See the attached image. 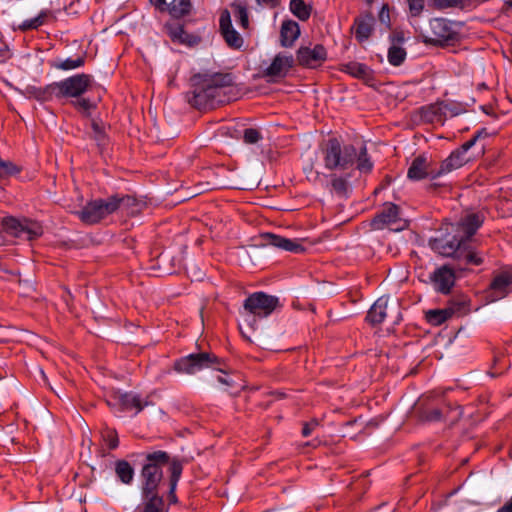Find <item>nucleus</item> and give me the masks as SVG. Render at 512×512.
<instances>
[{
    "label": "nucleus",
    "mask_w": 512,
    "mask_h": 512,
    "mask_svg": "<svg viewBox=\"0 0 512 512\" xmlns=\"http://www.w3.org/2000/svg\"><path fill=\"white\" fill-rule=\"evenodd\" d=\"M321 152L328 170H346L355 163L361 173H369L373 168L365 145L356 147L352 144H343L337 138H329L322 144Z\"/></svg>",
    "instance_id": "1"
},
{
    "label": "nucleus",
    "mask_w": 512,
    "mask_h": 512,
    "mask_svg": "<svg viewBox=\"0 0 512 512\" xmlns=\"http://www.w3.org/2000/svg\"><path fill=\"white\" fill-rule=\"evenodd\" d=\"M439 236L430 239L429 244L433 251L444 256L452 257L457 261V269L463 271L468 265H481L483 263L482 255L475 248L466 243L464 236L457 232L447 230V224Z\"/></svg>",
    "instance_id": "2"
},
{
    "label": "nucleus",
    "mask_w": 512,
    "mask_h": 512,
    "mask_svg": "<svg viewBox=\"0 0 512 512\" xmlns=\"http://www.w3.org/2000/svg\"><path fill=\"white\" fill-rule=\"evenodd\" d=\"M169 456L164 451L150 453L141 472V490L143 495L157 494V488L163 478L162 467L168 463Z\"/></svg>",
    "instance_id": "3"
},
{
    "label": "nucleus",
    "mask_w": 512,
    "mask_h": 512,
    "mask_svg": "<svg viewBox=\"0 0 512 512\" xmlns=\"http://www.w3.org/2000/svg\"><path fill=\"white\" fill-rule=\"evenodd\" d=\"M129 197L112 196L106 200H93L79 212L81 220L88 224L99 222L101 219L115 212L125 202H129Z\"/></svg>",
    "instance_id": "4"
},
{
    "label": "nucleus",
    "mask_w": 512,
    "mask_h": 512,
    "mask_svg": "<svg viewBox=\"0 0 512 512\" xmlns=\"http://www.w3.org/2000/svg\"><path fill=\"white\" fill-rule=\"evenodd\" d=\"M430 32L424 33L423 41L432 45H453L460 39L459 33L454 29L453 25L446 19L435 18L430 21Z\"/></svg>",
    "instance_id": "5"
},
{
    "label": "nucleus",
    "mask_w": 512,
    "mask_h": 512,
    "mask_svg": "<svg viewBox=\"0 0 512 512\" xmlns=\"http://www.w3.org/2000/svg\"><path fill=\"white\" fill-rule=\"evenodd\" d=\"M219 359L214 355L206 352L190 354L174 363V369L178 373L193 375L203 369L214 368L221 371L218 367Z\"/></svg>",
    "instance_id": "6"
},
{
    "label": "nucleus",
    "mask_w": 512,
    "mask_h": 512,
    "mask_svg": "<svg viewBox=\"0 0 512 512\" xmlns=\"http://www.w3.org/2000/svg\"><path fill=\"white\" fill-rule=\"evenodd\" d=\"M90 84V75L77 74L60 82H54L48 85V91H50V93H54L56 98L79 97L87 91Z\"/></svg>",
    "instance_id": "7"
},
{
    "label": "nucleus",
    "mask_w": 512,
    "mask_h": 512,
    "mask_svg": "<svg viewBox=\"0 0 512 512\" xmlns=\"http://www.w3.org/2000/svg\"><path fill=\"white\" fill-rule=\"evenodd\" d=\"M488 136L486 129L478 131L469 141H466L460 148L453 151L448 158H446L440 165L439 170L433 175V178L447 174L455 169L462 167L468 162L466 152L475 145V143Z\"/></svg>",
    "instance_id": "8"
},
{
    "label": "nucleus",
    "mask_w": 512,
    "mask_h": 512,
    "mask_svg": "<svg viewBox=\"0 0 512 512\" xmlns=\"http://www.w3.org/2000/svg\"><path fill=\"white\" fill-rule=\"evenodd\" d=\"M2 225L3 229L11 236L28 241L38 238L43 233L42 227L38 222L27 218L20 220L14 217H5L2 220Z\"/></svg>",
    "instance_id": "9"
},
{
    "label": "nucleus",
    "mask_w": 512,
    "mask_h": 512,
    "mask_svg": "<svg viewBox=\"0 0 512 512\" xmlns=\"http://www.w3.org/2000/svg\"><path fill=\"white\" fill-rule=\"evenodd\" d=\"M279 306V299L264 292H255L246 298L244 311L254 317H267Z\"/></svg>",
    "instance_id": "10"
},
{
    "label": "nucleus",
    "mask_w": 512,
    "mask_h": 512,
    "mask_svg": "<svg viewBox=\"0 0 512 512\" xmlns=\"http://www.w3.org/2000/svg\"><path fill=\"white\" fill-rule=\"evenodd\" d=\"M192 81L195 86L192 103L196 107L200 109L213 108L225 102V99L222 97V90L219 88L207 85V83L200 80Z\"/></svg>",
    "instance_id": "11"
},
{
    "label": "nucleus",
    "mask_w": 512,
    "mask_h": 512,
    "mask_svg": "<svg viewBox=\"0 0 512 512\" xmlns=\"http://www.w3.org/2000/svg\"><path fill=\"white\" fill-rule=\"evenodd\" d=\"M372 226L375 229L388 228L391 231H402L408 226V223L400 217L398 206L388 203L385 204L383 210L374 217Z\"/></svg>",
    "instance_id": "12"
},
{
    "label": "nucleus",
    "mask_w": 512,
    "mask_h": 512,
    "mask_svg": "<svg viewBox=\"0 0 512 512\" xmlns=\"http://www.w3.org/2000/svg\"><path fill=\"white\" fill-rule=\"evenodd\" d=\"M483 218L477 213H470L461 218L457 224L448 223L447 230L457 232L460 236H464L466 243L472 245V237L481 227Z\"/></svg>",
    "instance_id": "13"
},
{
    "label": "nucleus",
    "mask_w": 512,
    "mask_h": 512,
    "mask_svg": "<svg viewBox=\"0 0 512 512\" xmlns=\"http://www.w3.org/2000/svg\"><path fill=\"white\" fill-rule=\"evenodd\" d=\"M455 280V271L449 265H443L430 274V281L434 289L442 294L450 293Z\"/></svg>",
    "instance_id": "14"
},
{
    "label": "nucleus",
    "mask_w": 512,
    "mask_h": 512,
    "mask_svg": "<svg viewBox=\"0 0 512 512\" xmlns=\"http://www.w3.org/2000/svg\"><path fill=\"white\" fill-rule=\"evenodd\" d=\"M327 58L324 46L317 44L314 47H300L297 51V61L308 68L320 66Z\"/></svg>",
    "instance_id": "15"
},
{
    "label": "nucleus",
    "mask_w": 512,
    "mask_h": 512,
    "mask_svg": "<svg viewBox=\"0 0 512 512\" xmlns=\"http://www.w3.org/2000/svg\"><path fill=\"white\" fill-rule=\"evenodd\" d=\"M220 31L226 44L232 49H240L244 40L242 36L233 28L231 16L228 10H224L220 15Z\"/></svg>",
    "instance_id": "16"
},
{
    "label": "nucleus",
    "mask_w": 512,
    "mask_h": 512,
    "mask_svg": "<svg viewBox=\"0 0 512 512\" xmlns=\"http://www.w3.org/2000/svg\"><path fill=\"white\" fill-rule=\"evenodd\" d=\"M110 406H119L122 410L136 409V412H140L144 407L150 404L147 400H141L138 395L132 393H121L115 392L110 400H108Z\"/></svg>",
    "instance_id": "17"
},
{
    "label": "nucleus",
    "mask_w": 512,
    "mask_h": 512,
    "mask_svg": "<svg viewBox=\"0 0 512 512\" xmlns=\"http://www.w3.org/2000/svg\"><path fill=\"white\" fill-rule=\"evenodd\" d=\"M449 412H453L449 405H443L439 407L433 403H427L420 410V419L427 422H437L444 419ZM454 415L451 417L452 421L457 420L461 416V411L458 408L454 411Z\"/></svg>",
    "instance_id": "18"
},
{
    "label": "nucleus",
    "mask_w": 512,
    "mask_h": 512,
    "mask_svg": "<svg viewBox=\"0 0 512 512\" xmlns=\"http://www.w3.org/2000/svg\"><path fill=\"white\" fill-rule=\"evenodd\" d=\"M453 115L455 113L445 103H435L421 108L422 119L429 123H443L448 116Z\"/></svg>",
    "instance_id": "19"
},
{
    "label": "nucleus",
    "mask_w": 512,
    "mask_h": 512,
    "mask_svg": "<svg viewBox=\"0 0 512 512\" xmlns=\"http://www.w3.org/2000/svg\"><path fill=\"white\" fill-rule=\"evenodd\" d=\"M263 238L266 244L288 252L298 254L305 251L302 242L298 239H289L272 233L264 234Z\"/></svg>",
    "instance_id": "20"
},
{
    "label": "nucleus",
    "mask_w": 512,
    "mask_h": 512,
    "mask_svg": "<svg viewBox=\"0 0 512 512\" xmlns=\"http://www.w3.org/2000/svg\"><path fill=\"white\" fill-rule=\"evenodd\" d=\"M294 59L291 55L278 54L272 63L265 69V75L271 78H283L293 66Z\"/></svg>",
    "instance_id": "21"
},
{
    "label": "nucleus",
    "mask_w": 512,
    "mask_h": 512,
    "mask_svg": "<svg viewBox=\"0 0 512 512\" xmlns=\"http://www.w3.org/2000/svg\"><path fill=\"white\" fill-rule=\"evenodd\" d=\"M165 31L174 43L193 46L200 41L198 36L187 33L183 26L176 22L166 24Z\"/></svg>",
    "instance_id": "22"
},
{
    "label": "nucleus",
    "mask_w": 512,
    "mask_h": 512,
    "mask_svg": "<svg viewBox=\"0 0 512 512\" xmlns=\"http://www.w3.org/2000/svg\"><path fill=\"white\" fill-rule=\"evenodd\" d=\"M437 171L430 167L427 157L420 155L416 157L408 168L407 176L410 180L419 181L428 176L433 178Z\"/></svg>",
    "instance_id": "23"
},
{
    "label": "nucleus",
    "mask_w": 512,
    "mask_h": 512,
    "mask_svg": "<svg viewBox=\"0 0 512 512\" xmlns=\"http://www.w3.org/2000/svg\"><path fill=\"white\" fill-rule=\"evenodd\" d=\"M512 285V274L504 272L496 275L490 284L491 299H501L510 293Z\"/></svg>",
    "instance_id": "24"
},
{
    "label": "nucleus",
    "mask_w": 512,
    "mask_h": 512,
    "mask_svg": "<svg viewBox=\"0 0 512 512\" xmlns=\"http://www.w3.org/2000/svg\"><path fill=\"white\" fill-rule=\"evenodd\" d=\"M374 18L371 14H362L354 21L352 30L359 42L366 41L373 32Z\"/></svg>",
    "instance_id": "25"
},
{
    "label": "nucleus",
    "mask_w": 512,
    "mask_h": 512,
    "mask_svg": "<svg viewBox=\"0 0 512 512\" xmlns=\"http://www.w3.org/2000/svg\"><path fill=\"white\" fill-rule=\"evenodd\" d=\"M388 304H389L388 297L382 296V297L378 298L374 302V304L371 306V308L369 309L368 314L366 316V320L371 325L381 324L387 317Z\"/></svg>",
    "instance_id": "26"
},
{
    "label": "nucleus",
    "mask_w": 512,
    "mask_h": 512,
    "mask_svg": "<svg viewBox=\"0 0 512 512\" xmlns=\"http://www.w3.org/2000/svg\"><path fill=\"white\" fill-rule=\"evenodd\" d=\"M192 80L203 81L207 85L215 86L220 90L234 84V78L230 73L199 74L195 75Z\"/></svg>",
    "instance_id": "27"
},
{
    "label": "nucleus",
    "mask_w": 512,
    "mask_h": 512,
    "mask_svg": "<svg viewBox=\"0 0 512 512\" xmlns=\"http://www.w3.org/2000/svg\"><path fill=\"white\" fill-rule=\"evenodd\" d=\"M300 35L299 25L294 21L282 23L280 31V42L283 47H291Z\"/></svg>",
    "instance_id": "28"
},
{
    "label": "nucleus",
    "mask_w": 512,
    "mask_h": 512,
    "mask_svg": "<svg viewBox=\"0 0 512 512\" xmlns=\"http://www.w3.org/2000/svg\"><path fill=\"white\" fill-rule=\"evenodd\" d=\"M144 501L138 512H167V507L162 497L158 494L143 495Z\"/></svg>",
    "instance_id": "29"
},
{
    "label": "nucleus",
    "mask_w": 512,
    "mask_h": 512,
    "mask_svg": "<svg viewBox=\"0 0 512 512\" xmlns=\"http://www.w3.org/2000/svg\"><path fill=\"white\" fill-rule=\"evenodd\" d=\"M342 71L350 74L353 77L368 80L371 78V69L359 62H349L343 65Z\"/></svg>",
    "instance_id": "30"
},
{
    "label": "nucleus",
    "mask_w": 512,
    "mask_h": 512,
    "mask_svg": "<svg viewBox=\"0 0 512 512\" xmlns=\"http://www.w3.org/2000/svg\"><path fill=\"white\" fill-rule=\"evenodd\" d=\"M115 473L124 484H130L134 477V469L125 460H119L115 464Z\"/></svg>",
    "instance_id": "31"
},
{
    "label": "nucleus",
    "mask_w": 512,
    "mask_h": 512,
    "mask_svg": "<svg viewBox=\"0 0 512 512\" xmlns=\"http://www.w3.org/2000/svg\"><path fill=\"white\" fill-rule=\"evenodd\" d=\"M453 314L452 309H435L426 312V320L432 325H441Z\"/></svg>",
    "instance_id": "32"
},
{
    "label": "nucleus",
    "mask_w": 512,
    "mask_h": 512,
    "mask_svg": "<svg viewBox=\"0 0 512 512\" xmlns=\"http://www.w3.org/2000/svg\"><path fill=\"white\" fill-rule=\"evenodd\" d=\"M190 0H172L169 4V13L176 18L182 17L190 11Z\"/></svg>",
    "instance_id": "33"
},
{
    "label": "nucleus",
    "mask_w": 512,
    "mask_h": 512,
    "mask_svg": "<svg viewBox=\"0 0 512 512\" xmlns=\"http://www.w3.org/2000/svg\"><path fill=\"white\" fill-rule=\"evenodd\" d=\"M291 12L300 20H307L310 16V8L304 3L303 0H291Z\"/></svg>",
    "instance_id": "34"
},
{
    "label": "nucleus",
    "mask_w": 512,
    "mask_h": 512,
    "mask_svg": "<svg viewBox=\"0 0 512 512\" xmlns=\"http://www.w3.org/2000/svg\"><path fill=\"white\" fill-rule=\"evenodd\" d=\"M182 464L178 461H173L171 464H170V495L172 497V499H175V494H174V491L176 489V486H177V483L179 481V478L181 476V473H182Z\"/></svg>",
    "instance_id": "35"
},
{
    "label": "nucleus",
    "mask_w": 512,
    "mask_h": 512,
    "mask_svg": "<svg viewBox=\"0 0 512 512\" xmlns=\"http://www.w3.org/2000/svg\"><path fill=\"white\" fill-rule=\"evenodd\" d=\"M388 61L393 66H399L406 58V51L404 48L392 45L388 50Z\"/></svg>",
    "instance_id": "36"
},
{
    "label": "nucleus",
    "mask_w": 512,
    "mask_h": 512,
    "mask_svg": "<svg viewBox=\"0 0 512 512\" xmlns=\"http://www.w3.org/2000/svg\"><path fill=\"white\" fill-rule=\"evenodd\" d=\"M48 16L47 11H42L37 17L25 20L22 24L19 25V29L22 31L36 29L39 26L43 25L45 22V18Z\"/></svg>",
    "instance_id": "37"
},
{
    "label": "nucleus",
    "mask_w": 512,
    "mask_h": 512,
    "mask_svg": "<svg viewBox=\"0 0 512 512\" xmlns=\"http://www.w3.org/2000/svg\"><path fill=\"white\" fill-rule=\"evenodd\" d=\"M84 64V58L83 57H76L74 59L68 58L65 60L57 61L54 64V67L60 70H72L78 67L83 66Z\"/></svg>",
    "instance_id": "38"
},
{
    "label": "nucleus",
    "mask_w": 512,
    "mask_h": 512,
    "mask_svg": "<svg viewBox=\"0 0 512 512\" xmlns=\"http://www.w3.org/2000/svg\"><path fill=\"white\" fill-rule=\"evenodd\" d=\"M234 16L239 25L246 29L249 26L248 13L244 6L234 3L232 5Z\"/></svg>",
    "instance_id": "39"
},
{
    "label": "nucleus",
    "mask_w": 512,
    "mask_h": 512,
    "mask_svg": "<svg viewBox=\"0 0 512 512\" xmlns=\"http://www.w3.org/2000/svg\"><path fill=\"white\" fill-rule=\"evenodd\" d=\"M102 439L110 449H116L119 445L118 435L114 429L105 428L102 431Z\"/></svg>",
    "instance_id": "40"
},
{
    "label": "nucleus",
    "mask_w": 512,
    "mask_h": 512,
    "mask_svg": "<svg viewBox=\"0 0 512 512\" xmlns=\"http://www.w3.org/2000/svg\"><path fill=\"white\" fill-rule=\"evenodd\" d=\"M19 169L10 161H4L0 158V178H5L16 174Z\"/></svg>",
    "instance_id": "41"
},
{
    "label": "nucleus",
    "mask_w": 512,
    "mask_h": 512,
    "mask_svg": "<svg viewBox=\"0 0 512 512\" xmlns=\"http://www.w3.org/2000/svg\"><path fill=\"white\" fill-rule=\"evenodd\" d=\"M243 139H244V142L247 144H255L260 139H262V136L257 129L248 128V129H245V131H244Z\"/></svg>",
    "instance_id": "42"
},
{
    "label": "nucleus",
    "mask_w": 512,
    "mask_h": 512,
    "mask_svg": "<svg viewBox=\"0 0 512 512\" xmlns=\"http://www.w3.org/2000/svg\"><path fill=\"white\" fill-rule=\"evenodd\" d=\"M73 104L82 113H89L94 108L91 101L85 98H80L77 101H74Z\"/></svg>",
    "instance_id": "43"
},
{
    "label": "nucleus",
    "mask_w": 512,
    "mask_h": 512,
    "mask_svg": "<svg viewBox=\"0 0 512 512\" xmlns=\"http://www.w3.org/2000/svg\"><path fill=\"white\" fill-rule=\"evenodd\" d=\"M331 185H332L333 189L339 194L344 193L347 188L346 180L339 176H334L332 178Z\"/></svg>",
    "instance_id": "44"
},
{
    "label": "nucleus",
    "mask_w": 512,
    "mask_h": 512,
    "mask_svg": "<svg viewBox=\"0 0 512 512\" xmlns=\"http://www.w3.org/2000/svg\"><path fill=\"white\" fill-rule=\"evenodd\" d=\"M33 95L36 99L41 101H47L52 97H55L54 93L48 91V86L44 89H34Z\"/></svg>",
    "instance_id": "45"
},
{
    "label": "nucleus",
    "mask_w": 512,
    "mask_h": 512,
    "mask_svg": "<svg viewBox=\"0 0 512 512\" xmlns=\"http://www.w3.org/2000/svg\"><path fill=\"white\" fill-rule=\"evenodd\" d=\"M407 2L409 4L410 11L414 16L418 15L424 7V0H407Z\"/></svg>",
    "instance_id": "46"
},
{
    "label": "nucleus",
    "mask_w": 512,
    "mask_h": 512,
    "mask_svg": "<svg viewBox=\"0 0 512 512\" xmlns=\"http://www.w3.org/2000/svg\"><path fill=\"white\" fill-rule=\"evenodd\" d=\"M92 129L94 132V138L101 142L104 139V129L103 126L95 121L92 122Z\"/></svg>",
    "instance_id": "47"
},
{
    "label": "nucleus",
    "mask_w": 512,
    "mask_h": 512,
    "mask_svg": "<svg viewBox=\"0 0 512 512\" xmlns=\"http://www.w3.org/2000/svg\"><path fill=\"white\" fill-rule=\"evenodd\" d=\"M318 426L317 420H312L309 423H306L302 429V435L307 437L311 434V432Z\"/></svg>",
    "instance_id": "48"
},
{
    "label": "nucleus",
    "mask_w": 512,
    "mask_h": 512,
    "mask_svg": "<svg viewBox=\"0 0 512 512\" xmlns=\"http://www.w3.org/2000/svg\"><path fill=\"white\" fill-rule=\"evenodd\" d=\"M458 4V0H437V5L441 8L453 7Z\"/></svg>",
    "instance_id": "49"
},
{
    "label": "nucleus",
    "mask_w": 512,
    "mask_h": 512,
    "mask_svg": "<svg viewBox=\"0 0 512 512\" xmlns=\"http://www.w3.org/2000/svg\"><path fill=\"white\" fill-rule=\"evenodd\" d=\"M307 178L309 181L316 182L320 179V174L316 171H313V168L310 167L309 171H307Z\"/></svg>",
    "instance_id": "50"
},
{
    "label": "nucleus",
    "mask_w": 512,
    "mask_h": 512,
    "mask_svg": "<svg viewBox=\"0 0 512 512\" xmlns=\"http://www.w3.org/2000/svg\"><path fill=\"white\" fill-rule=\"evenodd\" d=\"M388 18L389 15H388V11L386 12L385 11V7L382 8L381 12H380V19L381 21H385V18Z\"/></svg>",
    "instance_id": "51"
},
{
    "label": "nucleus",
    "mask_w": 512,
    "mask_h": 512,
    "mask_svg": "<svg viewBox=\"0 0 512 512\" xmlns=\"http://www.w3.org/2000/svg\"><path fill=\"white\" fill-rule=\"evenodd\" d=\"M218 381L223 383V384H226V385L229 384L228 380L226 378L221 377V376L218 377Z\"/></svg>",
    "instance_id": "52"
},
{
    "label": "nucleus",
    "mask_w": 512,
    "mask_h": 512,
    "mask_svg": "<svg viewBox=\"0 0 512 512\" xmlns=\"http://www.w3.org/2000/svg\"><path fill=\"white\" fill-rule=\"evenodd\" d=\"M165 3V0H157V4H164Z\"/></svg>",
    "instance_id": "53"
},
{
    "label": "nucleus",
    "mask_w": 512,
    "mask_h": 512,
    "mask_svg": "<svg viewBox=\"0 0 512 512\" xmlns=\"http://www.w3.org/2000/svg\"><path fill=\"white\" fill-rule=\"evenodd\" d=\"M399 320V313H397V316H396V321Z\"/></svg>",
    "instance_id": "54"
},
{
    "label": "nucleus",
    "mask_w": 512,
    "mask_h": 512,
    "mask_svg": "<svg viewBox=\"0 0 512 512\" xmlns=\"http://www.w3.org/2000/svg\"><path fill=\"white\" fill-rule=\"evenodd\" d=\"M509 456L512 458V451L510 452Z\"/></svg>",
    "instance_id": "55"
},
{
    "label": "nucleus",
    "mask_w": 512,
    "mask_h": 512,
    "mask_svg": "<svg viewBox=\"0 0 512 512\" xmlns=\"http://www.w3.org/2000/svg\"><path fill=\"white\" fill-rule=\"evenodd\" d=\"M498 512V511H497Z\"/></svg>",
    "instance_id": "56"
}]
</instances>
